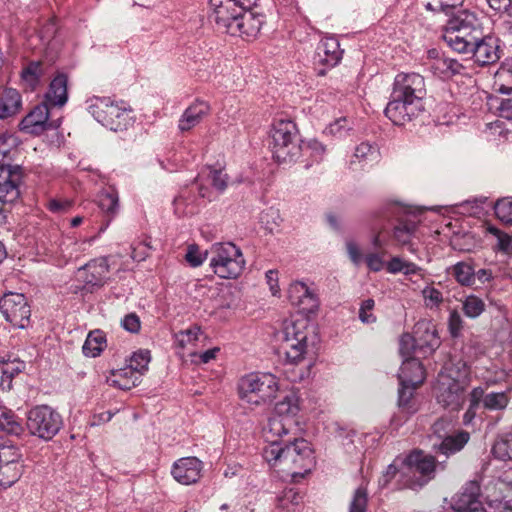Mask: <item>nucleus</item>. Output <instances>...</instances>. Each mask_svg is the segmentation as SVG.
Listing matches in <instances>:
<instances>
[{"label": "nucleus", "instance_id": "nucleus-1", "mask_svg": "<svg viewBox=\"0 0 512 512\" xmlns=\"http://www.w3.org/2000/svg\"><path fill=\"white\" fill-rule=\"evenodd\" d=\"M263 457L270 466L291 475L303 477L314 465L313 450L305 439H294L282 445H267Z\"/></svg>", "mask_w": 512, "mask_h": 512}, {"label": "nucleus", "instance_id": "nucleus-2", "mask_svg": "<svg viewBox=\"0 0 512 512\" xmlns=\"http://www.w3.org/2000/svg\"><path fill=\"white\" fill-rule=\"evenodd\" d=\"M482 33L483 28L476 15L468 10H459L447 21L443 40L454 51L466 54Z\"/></svg>", "mask_w": 512, "mask_h": 512}, {"label": "nucleus", "instance_id": "nucleus-3", "mask_svg": "<svg viewBox=\"0 0 512 512\" xmlns=\"http://www.w3.org/2000/svg\"><path fill=\"white\" fill-rule=\"evenodd\" d=\"M278 390V379L270 373H250L243 376L238 383L240 399L254 406L271 402Z\"/></svg>", "mask_w": 512, "mask_h": 512}, {"label": "nucleus", "instance_id": "nucleus-4", "mask_svg": "<svg viewBox=\"0 0 512 512\" xmlns=\"http://www.w3.org/2000/svg\"><path fill=\"white\" fill-rule=\"evenodd\" d=\"M269 146L278 162L297 159L302 151L296 125L289 120H279L270 131Z\"/></svg>", "mask_w": 512, "mask_h": 512}, {"label": "nucleus", "instance_id": "nucleus-5", "mask_svg": "<svg viewBox=\"0 0 512 512\" xmlns=\"http://www.w3.org/2000/svg\"><path fill=\"white\" fill-rule=\"evenodd\" d=\"M209 265L223 279H235L241 275L245 259L240 248L231 242L214 243L210 248Z\"/></svg>", "mask_w": 512, "mask_h": 512}, {"label": "nucleus", "instance_id": "nucleus-6", "mask_svg": "<svg viewBox=\"0 0 512 512\" xmlns=\"http://www.w3.org/2000/svg\"><path fill=\"white\" fill-rule=\"evenodd\" d=\"M91 115L112 131L126 129L132 120V111L124 102H114L107 97H95L89 105Z\"/></svg>", "mask_w": 512, "mask_h": 512}, {"label": "nucleus", "instance_id": "nucleus-7", "mask_svg": "<svg viewBox=\"0 0 512 512\" xmlns=\"http://www.w3.org/2000/svg\"><path fill=\"white\" fill-rule=\"evenodd\" d=\"M435 468L434 456L413 451L402 461L403 486L410 489L423 487L434 477Z\"/></svg>", "mask_w": 512, "mask_h": 512}, {"label": "nucleus", "instance_id": "nucleus-8", "mask_svg": "<svg viewBox=\"0 0 512 512\" xmlns=\"http://www.w3.org/2000/svg\"><path fill=\"white\" fill-rule=\"evenodd\" d=\"M62 417L48 405L32 408L27 415L29 433L43 440H51L61 429Z\"/></svg>", "mask_w": 512, "mask_h": 512}, {"label": "nucleus", "instance_id": "nucleus-9", "mask_svg": "<svg viewBox=\"0 0 512 512\" xmlns=\"http://www.w3.org/2000/svg\"><path fill=\"white\" fill-rule=\"evenodd\" d=\"M257 2L258 0H210V17L220 31L228 34L241 13L251 10Z\"/></svg>", "mask_w": 512, "mask_h": 512}, {"label": "nucleus", "instance_id": "nucleus-10", "mask_svg": "<svg viewBox=\"0 0 512 512\" xmlns=\"http://www.w3.org/2000/svg\"><path fill=\"white\" fill-rule=\"evenodd\" d=\"M308 334L307 322L304 320L290 322L285 325L282 348L287 360L291 363L300 362L308 353Z\"/></svg>", "mask_w": 512, "mask_h": 512}, {"label": "nucleus", "instance_id": "nucleus-11", "mask_svg": "<svg viewBox=\"0 0 512 512\" xmlns=\"http://www.w3.org/2000/svg\"><path fill=\"white\" fill-rule=\"evenodd\" d=\"M0 311L14 327L24 329L30 323L31 310L26 297L9 292L0 299Z\"/></svg>", "mask_w": 512, "mask_h": 512}, {"label": "nucleus", "instance_id": "nucleus-12", "mask_svg": "<svg viewBox=\"0 0 512 512\" xmlns=\"http://www.w3.org/2000/svg\"><path fill=\"white\" fill-rule=\"evenodd\" d=\"M391 95L417 104H424L426 95L424 78L417 73H400L395 77Z\"/></svg>", "mask_w": 512, "mask_h": 512}, {"label": "nucleus", "instance_id": "nucleus-13", "mask_svg": "<svg viewBox=\"0 0 512 512\" xmlns=\"http://www.w3.org/2000/svg\"><path fill=\"white\" fill-rule=\"evenodd\" d=\"M465 382L451 377L441 376L436 387V398L439 404L452 411L458 410L465 400Z\"/></svg>", "mask_w": 512, "mask_h": 512}, {"label": "nucleus", "instance_id": "nucleus-14", "mask_svg": "<svg viewBox=\"0 0 512 512\" xmlns=\"http://www.w3.org/2000/svg\"><path fill=\"white\" fill-rule=\"evenodd\" d=\"M109 264L104 257L96 258L77 271V280L84 284L83 288L88 292H93L105 285L108 280Z\"/></svg>", "mask_w": 512, "mask_h": 512}, {"label": "nucleus", "instance_id": "nucleus-15", "mask_svg": "<svg viewBox=\"0 0 512 512\" xmlns=\"http://www.w3.org/2000/svg\"><path fill=\"white\" fill-rule=\"evenodd\" d=\"M49 115L50 111L46 102L36 105L20 122L21 131L39 135L45 130L58 128L59 121L50 120Z\"/></svg>", "mask_w": 512, "mask_h": 512}, {"label": "nucleus", "instance_id": "nucleus-16", "mask_svg": "<svg viewBox=\"0 0 512 512\" xmlns=\"http://www.w3.org/2000/svg\"><path fill=\"white\" fill-rule=\"evenodd\" d=\"M21 179L20 166L0 163V202L12 203L19 198Z\"/></svg>", "mask_w": 512, "mask_h": 512}, {"label": "nucleus", "instance_id": "nucleus-17", "mask_svg": "<svg viewBox=\"0 0 512 512\" xmlns=\"http://www.w3.org/2000/svg\"><path fill=\"white\" fill-rule=\"evenodd\" d=\"M424 109V104H417L391 95L385 108V115L395 125H404L417 117Z\"/></svg>", "mask_w": 512, "mask_h": 512}, {"label": "nucleus", "instance_id": "nucleus-18", "mask_svg": "<svg viewBox=\"0 0 512 512\" xmlns=\"http://www.w3.org/2000/svg\"><path fill=\"white\" fill-rule=\"evenodd\" d=\"M480 485L477 481H470L453 497L452 508L456 512H483Z\"/></svg>", "mask_w": 512, "mask_h": 512}, {"label": "nucleus", "instance_id": "nucleus-19", "mask_svg": "<svg viewBox=\"0 0 512 512\" xmlns=\"http://www.w3.org/2000/svg\"><path fill=\"white\" fill-rule=\"evenodd\" d=\"M202 462L196 457L178 459L172 466L173 478L182 485H191L201 478Z\"/></svg>", "mask_w": 512, "mask_h": 512}, {"label": "nucleus", "instance_id": "nucleus-20", "mask_svg": "<svg viewBox=\"0 0 512 512\" xmlns=\"http://www.w3.org/2000/svg\"><path fill=\"white\" fill-rule=\"evenodd\" d=\"M478 64L484 66L493 64L500 58L498 40L492 36L481 34L469 52Z\"/></svg>", "mask_w": 512, "mask_h": 512}, {"label": "nucleus", "instance_id": "nucleus-21", "mask_svg": "<svg viewBox=\"0 0 512 512\" xmlns=\"http://www.w3.org/2000/svg\"><path fill=\"white\" fill-rule=\"evenodd\" d=\"M264 23V16L246 10L236 19L229 33L231 36H239L247 39L255 38Z\"/></svg>", "mask_w": 512, "mask_h": 512}, {"label": "nucleus", "instance_id": "nucleus-22", "mask_svg": "<svg viewBox=\"0 0 512 512\" xmlns=\"http://www.w3.org/2000/svg\"><path fill=\"white\" fill-rule=\"evenodd\" d=\"M342 54L343 51L340 49L338 40L334 37H325L321 39L316 48L314 62L332 68L339 63Z\"/></svg>", "mask_w": 512, "mask_h": 512}, {"label": "nucleus", "instance_id": "nucleus-23", "mask_svg": "<svg viewBox=\"0 0 512 512\" xmlns=\"http://www.w3.org/2000/svg\"><path fill=\"white\" fill-rule=\"evenodd\" d=\"M288 297L291 303L300 307L303 311L311 313L318 308V298L310 288L301 281L290 284Z\"/></svg>", "mask_w": 512, "mask_h": 512}, {"label": "nucleus", "instance_id": "nucleus-24", "mask_svg": "<svg viewBox=\"0 0 512 512\" xmlns=\"http://www.w3.org/2000/svg\"><path fill=\"white\" fill-rule=\"evenodd\" d=\"M295 421L291 418L273 415L268 419L267 425L263 429L264 437L267 445H282L285 442L282 437L290 432Z\"/></svg>", "mask_w": 512, "mask_h": 512}, {"label": "nucleus", "instance_id": "nucleus-25", "mask_svg": "<svg viewBox=\"0 0 512 512\" xmlns=\"http://www.w3.org/2000/svg\"><path fill=\"white\" fill-rule=\"evenodd\" d=\"M474 403L482 404L483 408L489 411L504 410L510 401L508 392H489L485 393L482 387H476L472 390Z\"/></svg>", "mask_w": 512, "mask_h": 512}, {"label": "nucleus", "instance_id": "nucleus-26", "mask_svg": "<svg viewBox=\"0 0 512 512\" xmlns=\"http://www.w3.org/2000/svg\"><path fill=\"white\" fill-rule=\"evenodd\" d=\"M415 334L417 335V346L423 354L432 352L440 345V339L436 328L430 323H418Z\"/></svg>", "mask_w": 512, "mask_h": 512}, {"label": "nucleus", "instance_id": "nucleus-27", "mask_svg": "<svg viewBox=\"0 0 512 512\" xmlns=\"http://www.w3.org/2000/svg\"><path fill=\"white\" fill-rule=\"evenodd\" d=\"M210 112V106L207 102L196 101L191 104L183 113L179 120V129L181 131H189L198 125L204 117Z\"/></svg>", "mask_w": 512, "mask_h": 512}, {"label": "nucleus", "instance_id": "nucleus-28", "mask_svg": "<svg viewBox=\"0 0 512 512\" xmlns=\"http://www.w3.org/2000/svg\"><path fill=\"white\" fill-rule=\"evenodd\" d=\"M425 379V370L422 363L416 358L404 359L399 373V381L404 384L419 386Z\"/></svg>", "mask_w": 512, "mask_h": 512}, {"label": "nucleus", "instance_id": "nucleus-29", "mask_svg": "<svg viewBox=\"0 0 512 512\" xmlns=\"http://www.w3.org/2000/svg\"><path fill=\"white\" fill-rule=\"evenodd\" d=\"M21 107V95L16 89L7 88L0 95V119L16 115Z\"/></svg>", "mask_w": 512, "mask_h": 512}, {"label": "nucleus", "instance_id": "nucleus-30", "mask_svg": "<svg viewBox=\"0 0 512 512\" xmlns=\"http://www.w3.org/2000/svg\"><path fill=\"white\" fill-rule=\"evenodd\" d=\"M470 435L466 431H459L454 435H446L440 444L434 443V448L443 455L449 456L460 451L469 441Z\"/></svg>", "mask_w": 512, "mask_h": 512}, {"label": "nucleus", "instance_id": "nucleus-31", "mask_svg": "<svg viewBox=\"0 0 512 512\" xmlns=\"http://www.w3.org/2000/svg\"><path fill=\"white\" fill-rule=\"evenodd\" d=\"M66 101L67 77L64 74H59L51 81L45 102L53 106H62Z\"/></svg>", "mask_w": 512, "mask_h": 512}, {"label": "nucleus", "instance_id": "nucleus-32", "mask_svg": "<svg viewBox=\"0 0 512 512\" xmlns=\"http://www.w3.org/2000/svg\"><path fill=\"white\" fill-rule=\"evenodd\" d=\"M140 382L139 375L135 374L129 367L113 371L107 377V383L122 390H129Z\"/></svg>", "mask_w": 512, "mask_h": 512}, {"label": "nucleus", "instance_id": "nucleus-33", "mask_svg": "<svg viewBox=\"0 0 512 512\" xmlns=\"http://www.w3.org/2000/svg\"><path fill=\"white\" fill-rule=\"evenodd\" d=\"M0 429L8 434L19 436L24 428L17 415L6 407H0Z\"/></svg>", "mask_w": 512, "mask_h": 512}, {"label": "nucleus", "instance_id": "nucleus-34", "mask_svg": "<svg viewBox=\"0 0 512 512\" xmlns=\"http://www.w3.org/2000/svg\"><path fill=\"white\" fill-rule=\"evenodd\" d=\"M299 409V397L296 393L290 392L276 403L274 415L293 419Z\"/></svg>", "mask_w": 512, "mask_h": 512}, {"label": "nucleus", "instance_id": "nucleus-35", "mask_svg": "<svg viewBox=\"0 0 512 512\" xmlns=\"http://www.w3.org/2000/svg\"><path fill=\"white\" fill-rule=\"evenodd\" d=\"M492 453L499 460H512V431L497 437L492 447Z\"/></svg>", "mask_w": 512, "mask_h": 512}, {"label": "nucleus", "instance_id": "nucleus-36", "mask_svg": "<svg viewBox=\"0 0 512 512\" xmlns=\"http://www.w3.org/2000/svg\"><path fill=\"white\" fill-rule=\"evenodd\" d=\"M106 339L102 331L95 330L88 334L82 347L83 353L88 357L98 356L105 347Z\"/></svg>", "mask_w": 512, "mask_h": 512}, {"label": "nucleus", "instance_id": "nucleus-37", "mask_svg": "<svg viewBox=\"0 0 512 512\" xmlns=\"http://www.w3.org/2000/svg\"><path fill=\"white\" fill-rule=\"evenodd\" d=\"M99 207L111 218L116 215L119 209V196L114 188L109 187L100 193Z\"/></svg>", "mask_w": 512, "mask_h": 512}, {"label": "nucleus", "instance_id": "nucleus-38", "mask_svg": "<svg viewBox=\"0 0 512 512\" xmlns=\"http://www.w3.org/2000/svg\"><path fill=\"white\" fill-rule=\"evenodd\" d=\"M195 197L187 189L181 190L179 195L173 201L174 212L178 216H187L195 213Z\"/></svg>", "mask_w": 512, "mask_h": 512}, {"label": "nucleus", "instance_id": "nucleus-39", "mask_svg": "<svg viewBox=\"0 0 512 512\" xmlns=\"http://www.w3.org/2000/svg\"><path fill=\"white\" fill-rule=\"evenodd\" d=\"M23 467L19 463L0 465V487L7 488L19 480Z\"/></svg>", "mask_w": 512, "mask_h": 512}, {"label": "nucleus", "instance_id": "nucleus-40", "mask_svg": "<svg viewBox=\"0 0 512 512\" xmlns=\"http://www.w3.org/2000/svg\"><path fill=\"white\" fill-rule=\"evenodd\" d=\"M431 68L436 75L448 77L460 73L463 66L455 59L439 58L433 63Z\"/></svg>", "mask_w": 512, "mask_h": 512}, {"label": "nucleus", "instance_id": "nucleus-41", "mask_svg": "<svg viewBox=\"0 0 512 512\" xmlns=\"http://www.w3.org/2000/svg\"><path fill=\"white\" fill-rule=\"evenodd\" d=\"M42 75L43 68L41 62H31L21 72V78L25 86L31 90L36 88Z\"/></svg>", "mask_w": 512, "mask_h": 512}, {"label": "nucleus", "instance_id": "nucleus-42", "mask_svg": "<svg viewBox=\"0 0 512 512\" xmlns=\"http://www.w3.org/2000/svg\"><path fill=\"white\" fill-rule=\"evenodd\" d=\"M404 459H401V458H396L393 463H391L386 471L383 473V475L380 477L379 479V485L384 488L386 487L390 481L395 478L396 476H399V479H398V487L399 488H405L403 486V480L405 479L402 475H401V470H402V461Z\"/></svg>", "mask_w": 512, "mask_h": 512}, {"label": "nucleus", "instance_id": "nucleus-43", "mask_svg": "<svg viewBox=\"0 0 512 512\" xmlns=\"http://www.w3.org/2000/svg\"><path fill=\"white\" fill-rule=\"evenodd\" d=\"M25 368V364L21 361H12L4 363L2 367V378L0 386L3 390H10L12 379Z\"/></svg>", "mask_w": 512, "mask_h": 512}, {"label": "nucleus", "instance_id": "nucleus-44", "mask_svg": "<svg viewBox=\"0 0 512 512\" xmlns=\"http://www.w3.org/2000/svg\"><path fill=\"white\" fill-rule=\"evenodd\" d=\"M452 274L461 285H472L475 282V271L465 262H459L452 267Z\"/></svg>", "mask_w": 512, "mask_h": 512}, {"label": "nucleus", "instance_id": "nucleus-45", "mask_svg": "<svg viewBox=\"0 0 512 512\" xmlns=\"http://www.w3.org/2000/svg\"><path fill=\"white\" fill-rule=\"evenodd\" d=\"M22 458L20 449L12 444L1 442L0 443V465L1 464H16Z\"/></svg>", "mask_w": 512, "mask_h": 512}, {"label": "nucleus", "instance_id": "nucleus-46", "mask_svg": "<svg viewBox=\"0 0 512 512\" xmlns=\"http://www.w3.org/2000/svg\"><path fill=\"white\" fill-rule=\"evenodd\" d=\"M462 309L467 317L477 318L484 312L485 303L481 298L475 295H469L463 301Z\"/></svg>", "mask_w": 512, "mask_h": 512}, {"label": "nucleus", "instance_id": "nucleus-47", "mask_svg": "<svg viewBox=\"0 0 512 512\" xmlns=\"http://www.w3.org/2000/svg\"><path fill=\"white\" fill-rule=\"evenodd\" d=\"M150 360V351L139 350L132 355L128 367L140 377L148 369Z\"/></svg>", "mask_w": 512, "mask_h": 512}, {"label": "nucleus", "instance_id": "nucleus-48", "mask_svg": "<svg viewBox=\"0 0 512 512\" xmlns=\"http://www.w3.org/2000/svg\"><path fill=\"white\" fill-rule=\"evenodd\" d=\"M422 2L428 10L449 14L460 6L463 0H423Z\"/></svg>", "mask_w": 512, "mask_h": 512}, {"label": "nucleus", "instance_id": "nucleus-49", "mask_svg": "<svg viewBox=\"0 0 512 512\" xmlns=\"http://www.w3.org/2000/svg\"><path fill=\"white\" fill-rule=\"evenodd\" d=\"M418 386L414 384H404L400 382L398 404L401 408L405 409L408 413H414L416 408L411 405L413 390Z\"/></svg>", "mask_w": 512, "mask_h": 512}, {"label": "nucleus", "instance_id": "nucleus-50", "mask_svg": "<svg viewBox=\"0 0 512 512\" xmlns=\"http://www.w3.org/2000/svg\"><path fill=\"white\" fill-rule=\"evenodd\" d=\"M379 151L377 146L371 145L368 142H363L355 149L354 158L359 162H372L377 160Z\"/></svg>", "mask_w": 512, "mask_h": 512}, {"label": "nucleus", "instance_id": "nucleus-51", "mask_svg": "<svg viewBox=\"0 0 512 512\" xmlns=\"http://www.w3.org/2000/svg\"><path fill=\"white\" fill-rule=\"evenodd\" d=\"M415 230L416 224L414 222H401L394 228V238L401 245L409 244Z\"/></svg>", "mask_w": 512, "mask_h": 512}, {"label": "nucleus", "instance_id": "nucleus-52", "mask_svg": "<svg viewBox=\"0 0 512 512\" xmlns=\"http://www.w3.org/2000/svg\"><path fill=\"white\" fill-rule=\"evenodd\" d=\"M495 215L504 223L512 224V198L500 199L494 206Z\"/></svg>", "mask_w": 512, "mask_h": 512}, {"label": "nucleus", "instance_id": "nucleus-53", "mask_svg": "<svg viewBox=\"0 0 512 512\" xmlns=\"http://www.w3.org/2000/svg\"><path fill=\"white\" fill-rule=\"evenodd\" d=\"M367 502L368 496L366 488H357L350 502L349 512H365L367 509Z\"/></svg>", "mask_w": 512, "mask_h": 512}, {"label": "nucleus", "instance_id": "nucleus-54", "mask_svg": "<svg viewBox=\"0 0 512 512\" xmlns=\"http://www.w3.org/2000/svg\"><path fill=\"white\" fill-rule=\"evenodd\" d=\"M210 251L202 252L197 245H189L185 254V260L192 267L200 266L208 257Z\"/></svg>", "mask_w": 512, "mask_h": 512}, {"label": "nucleus", "instance_id": "nucleus-55", "mask_svg": "<svg viewBox=\"0 0 512 512\" xmlns=\"http://www.w3.org/2000/svg\"><path fill=\"white\" fill-rule=\"evenodd\" d=\"M426 307L437 308L443 301L442 293L434 287L427 286L422 290Z\"/></svg>", "mask_w": 512, "mask_h": 512}, {"label": "nucleus", "instance_id": "nucleus-56", "mask_svg": "<svg viewBox=\"0 0 512 512\" xmlns=\"http://www.w3.org/2000/svg\"><path fill=\"white\" fill-rule=\"evenodd\" d=\"M260 222L265 226L267 230L272 232L276 227L279 226L280 215L278 210L274 208L266 209L260 215Z\"/></svg>", "mask_w": 512, "mask_h": 512}, {"label": "nucleus", "instance_id": "nucleus-57", "mask_svg": "<svg viewBox=\"0 0 512 512\" xmlns=\"http://www.w3.org/2000/svg\"><path fill=\"white\" fill-rule=\"evenodd\" d=\"M375 306L373 299H366L362 301L359 308V319L364 324H371L376 322V316L372 313Z\"/></svg>", "mask_w": 512, "mask_h": 512}, {"label": "nucleus", "instance_id": "nucleus-58", "mask_svg": "<svg viewBox=\"0 0 512 512\" xmlns=\"http://www.w3.org/2000/svg\"><path fill=\"white\" fill-rule=\"evenodd\" d=\"M414 350L419 351L417 339L410 334H403L399 341V351L401 355L405 357V359L412 358L411 353Z\"/></svg>", "mask_w": 512, "mask_h": 512}, {"label": "nucleus", "instance_id": "nucleus-59", "mask_svg": "<svg viewBox=\"0 0 512 512\" xmlns=\"http://www.w3.org/2000/svg\"><path fill=\"white\" fill-rule=\"evenodd\" d=\"M207 178L211 185L219 191H224L227 187V175L221 169H208Z\"/></svg>", "mask_w": 512, "mask_h": 512}, {"label": "nucleus", "instance_id": "nucleus-60", "mask_svg": "<svg viewBox=\"0 0 512 512\" xmlns=\"http://www.w3.org/2000/svg\"><path fill=\"white\" fill-rule=\"evenodd\" d=\"M447 375H442L443 377H451V373L453 374V378L459 379L461 382L469 375V368L467 364L461 360L455 363L452 367H446Z\"/></svg>", "mask_w": 512, "mask_h": 512}, {"label": "nucleus", "instance_id": "nucleus-61", "mask_svg": "<svg viewBox=\"0 0 512 512\" xmlns=\"http://www.w3.org/2000/svg\"><path fill=\"white\" fill-rule=\"evenodd\" d=\"M73 201L68 199H50L47 208L54 213H64L72 207Z\"/></svg>", "mask_w": 512, "mask_h": 512}, {"label": "nucleus", "instance_id": "nucleus-62", "mask_svg": "<svg viewBox=\"0 0 512 512\" xmlns=\"http://www.w3.org/2000/svg\"><path fill=\"white\" fill-rule=\"evenodd\" d=\"M448 326H449V331L453 337L459 336V334L463 328V320H462L460 314L456 310H453L450 313L449 320H448Z\"/></svg>", "mask_w": 512, "mask_h": 512}, {"label": "nucleus", "instance_id": "nucleus-63", "mask_svg": "<svg viewBox=\"0 0 512 512\" xmlns=\"http://www.w3.org/2000/svg\"><path fill=\"white\" fill-rule=\"evenodd\" d=\"M305 149L310 151V155L315 158L316 161L322 160L326 148L317 140H310L305 144Z\"/></svg>", "mask_w": 512, "mask_h": 512}, {"label": "nucleus", "instance_id": "nucleus-64", "mask_svg": "<svg viewBox=\"0 0 512 512\" xmlns=\"http://www.w3.org/2000/svg\"><path fill=\"white\" fill-rule=\"evenodd\" d=\"M122 326L131 333H137L141 328L140 319L135 313H130L122 320Z\"/></svg>", "mask_w": 512, "mask_h": 512}]
</instances>
